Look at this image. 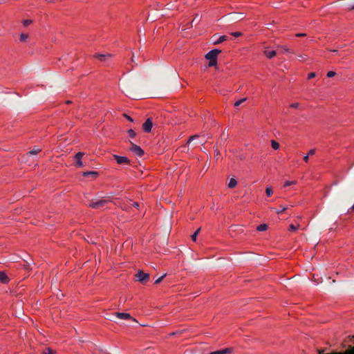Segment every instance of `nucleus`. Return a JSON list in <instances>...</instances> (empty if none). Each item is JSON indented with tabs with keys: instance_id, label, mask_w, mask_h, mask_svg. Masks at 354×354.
<instances>
[{
	"instance_id": "nucleus-17",
	"label": "nucleus",
	"mask_w": 354,
	"mask_h": 354,
	"mask_svg": "<svg viewBox=\"0 0 354 354\" xmlns=\"http://www.w3.org/2000/svg\"><path fill=\"white\" fill-rule=\"evenodd\" d=\"M268 229V225L266 224H261L259 225L257 228L258 231L263 232Z\"/></svg>"
},
{
	"instance_id": "nucleus-48",
	"label": "nucleus",
	"mask_w": 354,
	"mask_h": 354,
	"mask_svg": "<svg viewBox=\"0 0 354 354\" xmlns=\"http://www.w3.org/2000/svg\"><path fill=\"white\" fill-rule=\"evenodd\" d=\"M284 50H285V51H286V52H290V50H289V49H288V48H284Z\"/></svg>"
},
{
	"instance_id": "nucleus-47",
	"label": "nucleus",
	"mask_w": 354,
	"mask_h": 354,
	"mask_svg": "<svg viewBox=\"0 0 354 354\" xmlns=\"http://www.w3.org/2000/svg\"><path fill=\"white\" fill-rule=\"evenodd\" d=\"M350 9H351V10H354V4L351 6V8H350Z\"/></svg>"
},
{
	"instance_id": "nucleus-24",
	"label": "nucleus",
	"mask_w": 354,
	"mask_h": 354,
	"mask_svg": "<svg viewBox=\"0 0 354 354\" xmlns=\"http://www.w3.org/2000/svg\"><path fill=\"white\" fill-rule=\"evenodd\" d=\"M28 35L27 34L21 33L20 35V41H24L28 39Z\"/></svg>"
},
{
	"instance_id": "nucleus-32",
	"label": "nucleus",
	"mask_w": 354,
	"mask_h": 354,
	"mask_svg": "<svg viewBox=\"0 0 354 354\" xmlns=\"http://www.w3.org/2000/svg\"><path fill=\"white\" fill-rule=\"evenodd\" d=\"M299 225L297 226H295V225L291 224L289 227H290V230L295 231L299 228Z\"/></svg>"
},
{
	"instance_id": "nucleus-4",
	"label": "nucleus",
	"mask_w": 354,
	"mask_h": 354,
	"mask_svg": "<svg viewBox=\"0 0 354 354\" xmlns=\"http://www.w3.org/2000/svg\"><path fill=\"white\" fill-rule=\"evenodd\" d=\"M84 155V153H83V152H78L75 155L74 159L75 160V167H82L84 165L83 162L82 161V158L83 157Z\"/></svg>"
},
{
	"instance_id": "nucleus-18",
	"label": "nucleus",
	"mask_w": 354,
	"mask_h": 354,
	"mask_svg": "<svg viewBox=\"0 0 354 354\" xmlns=\"http://www.w3.org/2000/svg\"><path fill=\"white\" fill-rule=\"evenodd\" d=\"M118 205H120L121 206V208L123 209V210H125V211H128L130 208V205L129 204H126V203H118Z\"/></svg>"
},
{
	"instance_id": "nucleus-1",
	"label": "nucleus",
	"mask_w": 354,
	"mask_h": 354,
	"mask_svg": "<svg viewBox=\"0 0 354 354\" xmlns=\"http://www.w3.org/2000/svg\"><path fill=\"white\" fill-rule=\"evenodd\" d=\"M108 202V200L103 198L99 200L93 199L88 205L93 209H99L103 207Z\"/></svg>"
},
{
	"instance_id": "nucleus-45",
	"label": "nucleus",
	"mask_w": 354,
	"mask_h": 354,
	"mask_svg": "<svg viewBox=\"0 0 354 354\" xmlns=\"http://www.w3.org/2000/svg\"><path fill=\"white\" fill-rule=\"evenodd\" d=\"M191 28V22L188 23L187 24V28Z\"/></svg>"
},
{
	"instance_id": "nucleus-28",
	"label": "nucleus",
	"mask_w": 354,
	"mask_h": 354,
	"mask_svg": "<svg viewBox=\"0 0 354 354\" xmlns=\"http://www.w3.org/2000/svg\"><path fill=\"white\" fill-rule=\"evenodd\" d=\"M22 23H23L24 26H27L31 24L32 23V21L30 19H25L23 21Z\"/></svg>"
},
{
	"instance_id": "nucleus-42",
	"label": "nucleus",
	"mask_w": 354,
	"mask_h": 354,
	"mask_svg": "<svg viewBox=\"0 0 354 354\" xmlns=\"http://www.w3.org/2000/svg\"><path fill=\"white\" fill-rule=\"evenodd\" d=\"M132 205H133V207H136V208H138V207H139V204H138V203H136H136H133L132 204Z\"/></svg>"
},
{
	"instance_id": "nucleus-39",
	"label": "nucleus",
	"mask_w": 354,
	"mask_h": 354,
	"mask_svg": "<svg viewBox=\"0 0 354 354\" xmlns=\"http://www.w3.org/2000/svg\"><path fill=\"white\" fill-rule=\"evenodd\" d=\"M124 117H125L128 120H129V121H131V122H133V118H131L130 116L127 115V114H124Z\"/></svg>"
},
{
	"instance_id": "nucleus-44",
	"label": "nucleus",
	"mask_w": 354,
	"mask_h": 354,
	"mask_svg": "<svg viewBox=\"0 0 354 354\" xmlns=\"http://www.w3.org/2000/svg\"><path fill=\"white\" fill-rule=\"evenodd\" d=\"M135 60H136V58H134V56L133 55V57H132V58H131V61H132V62H133V63H135L136 65H138V64H137V63H136Z\"/></svg>"
},
{
	"instance_id": "nucleus-8",
	"label": "nucleus",
	"mask_w": 354,
	"mask_h": 354,
	"mask_svg": "<svg viewBox=\"0 0 354 354\" xmlns=\"http://www.w3.org/2000/svg\"><path fill=\"white\" fill-rule=\"evenodd\" d=\"M153 127L152 121L151 118L147 119L145 122L142 125V128L145 132L149 133L151 131Z\"/></svg>"
},
{
	"instance_id": "nucleus-14",
	"label": "nucleus",
	"mask_w": 354,
	"mask_h": 354,
	"mask_svg": "<svg viewBox=\"0 0 354 354\" xmlns=\"http://www.w3.org/2000/svg\"><path fill=\"white\" fill-rule=\"evenodd\" d=\"M40 151H41V149L40 148L35 147L31 151H28L27 153V154L28 155H36V154H37Z\"/></svg>"
},
{
	"instance_id": "nucleus-9",
	"label": "nucleus",
	"mask_w": 354,
	"mask_h": 354,
	"mask_svg": "<svg viewBox=\"0 0 354 354\" xmlns=\"http://www.w3.org/2000/svg\"><path fill=\"white\" fill-rule=\"evenodd\" d=\"M95 57L99 59L100 61L101 62H106L108 58H111L112 57V55L111 54H106V55H103V54H96L95 55Z\"/></svg>"
},
{
	"instance_id": "nucleus-11",
	"label": "nucleus",
	"mask_w": 354,
	"mask_h": 354,
	"mask_svg": "<svg viewBox=\"0 0 354 354\" xmlns=\"http://www.w3.org/2000/svg\"><path fill=\"white\" fill-rule=\"evenodd\" d=\"M82 175L84 177L92 176L94 178H95L98 176V173L95 171H85V172H83Z\"/></svg>"
},
{
	"instance_id": "nucleus-35",
	"label": "nucleus",
	"mask_w": 354,
	"mask_h": 354,
	"mask_svg": "<svg viewBox=\"0 0 354 354\" xmlns=\"http://www.w3.org/2000/svg\"><path fill=\"white\" fill-rule=\"evenodd\" d=\"M287 209V207H283L282 209H281V210H276V213L279 214L282 212H283L284 211H286Z\"/></svg>"
},
{
	"instance_id": "nucleus-49",
	"label": "nucleus",
	"mask_w": 354,
	"mask_h": 354,
	"mask_svg": "<svg viewBox=\"0 0 354 354\" xmlns=\"http://www.w3.org/2000/svg\"><path fill=\"white\" fill-rule=\"evenodd\" d=\"M331 51H332V52H334V53H337V50H332Z\"/></svg>"
},
{
	"instance_id": "nucleus-16",
	"label": "nucleus",
	"mask_w": 354,
	"mask_h": 354,
	"mask_svg": "<svg viewBox=\"0 0 354 354\" xmlns=\"http://www.w3.org/2000/svg\"><path fill=\"white\" fill-rule=\"evenodd\" d=\"M198 14H196L195 15V17L193 19V20L191 21V27L193 26V24L195 23L196 24H199V22L201 21V19H198Z\"/></svg>"
},
{
	"instance_id": "nucleus-7",
	"label": "nucleus",
	"mask_w": 354,
	"mask_h": 354,
	"mask_svg": "<svg viewBox=\"0 0 354 354\" xmlns=\"http://www.w3.org/2000/svg\"><path fill=\"white\" fill-rule=\"evenodd\" d=\"M115 316L121 319H131L135 322H137L135 318H133L130 314L126 313H115Z\"/></svg>"
},
{
	"instance_id": "nucleus-26",
	"label": "nucleus",
	"mask_w": 354,
	"mask_h": 354,
	"mask_svg": "<svg viewBox=\"0 0 354 354\" xmlns=\"http://www.w3.org/2000/svg\"><path fill=\"white\" fill-rule=\"evenodd\" d=\"M266 194L268 196H270L272 194V189L271 187H268L266 189Z\"/></svg>"
},
{
	"instance_id": "nucleus-10",
	"label": "nucleus",
	"mask_w": 354,
	"mask_h": 354,
	"mask_svg": "<svg viewBox=\"0 0 354 354\" xmlns=\"http://www.w3.org/2000/svg\"><path fill=\"white\" fill-rule=\"evenodd\" d=\"M0 282L4 284L9 282V278L5 272H0Z\"/></svg>"
},
{
	"instance_id": "nucleus-15",
	"label": "nucleus",
	"mask_w": 354,
	"mask_h": 354,
	"mask_svg": "<svg viewBox=\"0 0 354 354\" xmlns=\"http://www.w3.org/2000/svg\"><path fill=\"white\" fill-rule=\"evenodd\" d=\"M227 39V37L225 35H223L219 37V38L214 42L215 45L222 43L224 41H226Z\"/></svg>"
},
{
	"instance_id": "nucleus-31",
	"label": "nucleus",
	"mask_w": 354,
	"mask_h": 354,
	"mask_svg": "<svg viewBox=\"0 0 354 354\" xmlns=\"http://www.w3.org/2000/svg\"><path fill=\"white\" fill-rule=\"evenodd\" d=\"M54 352L50 348H48L44 351L43 354H53Z\"/></svg>"
},
{
	"instance_id": "nucleus-22",
	"label": "nucleus",
	"mask_w": 354,
	"mask_h": 354,
	"mask_svg": "<svg viewBox=\"0 0 354 354\" xmlns=\"http://www.w3.org/2000/svg\"><path fill=\"white\" fill-rule=\"evenodd\" d=\"M208 60H209L208 66L209 67L214 66L217 64V59H208Z\"/></svg>"
},
{
	"instance_id": "nucleus-40",
	"label": "nucleus",
	"mask_w": 354,
	"mask_h": 354,
	"mask_svg": "<svg viewBox=\"0 0 354 354\" xmlns=\"http://www.w3.org/2000/svg\"><path fill=\"white\" fill-rule=\"evenodd\" d=\"M308 160H309V156L308 155H306L304 157V160L306 162H308Z\"/></svg>"
},
{
	"instance_id": "nucleus-36",
	"label": "nucleus",
	"mask_w": 354,
	"mask_h": 354,
	"mask_svg": "<svg viewBox=\"0 0 354 354\" xmlns=\"http://www.w3.org/2000/svg\"><path fill=\"white\" fill-rule=\"evenodd\" d=\"M299 103H292V104H291L290 105V106L291 108H295V109L298 108V107H299Z\"/></svg>"
},
{
	"instance_id": "nucleus-21",
	"label": "nucleus",
	"mask_w": 354,
	"mask_h": 354,
	"mask_svg": "<svg viewBox=\"0 0 354 354\" xmlns=\"http://www.w3.org/2000/svg\"><path fill=\"white\" fill-rule=\"evenodd\" d=\"M201 230V227L198 228L194 233V234L192 235V239L193 241H196V237H197V235L198 234L199 232Z\"/></svg>"
},
{
	"instance_id": "nucleus-12",
	"label": "nucleus",
	"mask_w": 354,
	"mask_h": 354,
	"mask_svg": "<svg viewBox=\"0 0 354 354\" xmlns=\"http://www.w3.org/2000/svg\"><path fill=\"white\" fill-rule=\"evenodd\" d=\"M264 54L268 59H271L276 55L277 53L275 50H265Z\"/></svg>"
},
{
	"instance_id": "nucleus-43",
	"label": "nucleus",
	"mask_w": 354,
	"mask_h": 354,
	"mask_svg": "<svg viewBox=\"0 0 354 354\" xmlns=\"http://www.w3.org/2000/svg\"><path fill=\"white\" fill-rule=\"evenodd\" d=\"M135 60H136V58H134V56L133 55V57H132V58H131V61H132V62H133V63H135L136 65H138V64H137V63H136Z\"/></svg>"
},
{
	"instance_id": "nucleus-50",
	"label": "nucleus",
	"mask_w": 354,
	"mask_h": 354,
	"mask_svg": "<svg viewBox=\"0 0 354 354\" xmlns=\"http://www.w3.org/2000/svg\"><path fill=\"white\" fill-rule=\"evenodd\" d=\"M351 209L354 211V205L351 207Z\"/></svg>"
},
{
	"instance_id": "nucleus-41",
	"label": "nucleus",
	"mask_w": 354,
	"mask_h": 354,
	"mask_svg": "<svg viewBox=\"0 0 354 354\" xmlns=\"http://www.w3.org/2000/svg\"><path fill=\"white\" fill-rule=\"evenodd\" d=\"M306 35V34H305V33H297V34H296L295 36L296 37H304Z\"/></svg>"
},
{
	"instance_id": "nucleus-46",
	"label": "nucleus",
	"mask_w": 354,
	"mask_h": 354,
	"mask_svg": "<svg viewBox=\"0 0 354 354\" xmlns=\"http://www.w3.org/2000/svg\"><path fill=\"white\" fill-rule=\"evenodd\" d=\"M167 9H169V10L172 9L171 6H169V4H167Z\"/></svg>"
},
{
	"instance_id": "nucleus-2",
	"label": "nucleus",
	"mask_w": 354,
	"mask_h": 354,
	"mask_svg": "<svg viewBox=\"0 0 354 354\" xmlns=\"http://www.w3.org/2000/svg\"><path fill=\"white\" fill-rule=\"evenodd\" d=\"M136 277L138 278V280L145 284L146 283L149 279V274L147 273H145L142 270H139L136 274Z\"/></svg>"
},
{
	"instance_id": "nucleus-3",
	"label": "nucleus",
	"mask_w": 354,
	"mask_h": 354,
	"mask_svg": "<svg viewBox=\"0 0 354 354\" xmlns=\"http://www.w3.org/2000/svg\"><path fill=\"white\" fill-rule=\"evenodd\" d=\"M129 150L138 157H141L144 154V151L138 145L131 142V147Z\"/></svg>"
},
{
	"instance_id": "nucleus-38",
	"label": "nucleus",
	"mask_w": 354,
	"mask_h": 354,
	"mask_svg": "<svg viewBox=\"0 0 354 354\" xmlns=\"http://www.w3.org/2000/svg\"><path fill=\"white\" fill-rule=\"evenodd\" d=\"M315 149H310V150L308 151V154H307V155H308L309 156H313V155H314V154H315Z\"/></svg>"
},
{
	"instance_id": "nucleus-19",
	"label": "nucleus",
	"mask_w": 354,
	"mask_h": 354,
	"mask_svg": "<svg viewBox=\"0 0 354 354\" xmlns=\"http://www.w3.org/2000/svg\"><path fill=\"white\" fill-rule=\"evenodd\" d=\"M247 100V97H244V98H242L238 101H236L235 103H234V106L237 107L239 106H240L242 103H243L244 102H245Z\"/></svg>"
},
{
	"instance_id": "nucleus-51",
	"label": "nucleus",
	"mask_w": 354,
	"mask_h": 354,
	"mask_svg": "<svg viewBox=\"0 0 354 354\" xmlns=\"http://www.w3.org/2000/svg\"><path fill=\"white\" fill-rule=\"evenodd\" d=\"M175 334H176V333H171V335H174Z\"/></svg>"
},
{
	"instance_id": "nucleus-29",
	"label": "nucleus",
	"mask_w": 354,
	"mask_h": 354,
	"mask_svg": "<svg viewBox=\"0 0 354 354\" xmlns=\"http://www.w3.org/2000/svg\"><path fill=\"white\" fill-rule=\"evenodd\" d=\"M166 276V274H164L163 275H162L161 277H160L158 279H157L155 281V283L156 284H158L160 283L162 280L165 278V277Z\"/></svg>"
},
{
	"instance_id": "nucleus-25",
	"label": "nucleus",
	"mask_w": 354,
	"mask_h": 354,
	"mask_svg": "<svg viewBox=\"0 0 354 354\" xmlns=\"http://www.w3.org/2000/svg\"><path fill=\"white\" fill-rule=\"evenodd\" d=\"M129 136L131 138H133L136 136V132L133 129H129L128 131Z\"/></svg>"
},
{
	"instance_id": "nucleus-30",
	"label": "nucleus",
	"mask_w": 354,
	"mask_h": 354,
	"mask_svg": "<svg viewBox=\"0 0 354 354\" xmlns=\"http://www.w3.org/2000/svg\"><path fill=\"white\" fill-rule=\"evenodd\" d=\"M231 35L232 36H234V37H239L242 35V32H232Z\"/></svg>"
},
{
	"instance_id": "nucleus-20",
	"label": "nucleus",
	"mask_w": 354,
	"mask_h": 354,
	"mask_svg": "<svg viewBox=\"0 0 354 354\" xmlns=\"http://www.w3.org/2000/svg\"><path fill=\"white\" fill-rule=\"evenodd\" d=\"M271 145L274 149H278L279 148V144L275 140L271 141Z\"/></svg>"
},
{
	"instance_id": "nucleus-37",
	"label": "nucleus",
	"mask_w": 354,
	"mask_h": 354,
	"mask_svg": "<svg viewBox=\"0 0 354 354\" xmlns=\"http://www.w3.org/2000/svg\"><path fill=\"white\" fill-rule=\"evenodd\" d=\"M316 76V74L315 73H310L308 75V79L314 78Z\"/></svg>"
},
{
	"instance_id": "nucleus-27",
	"label": "nucleus",
	"mask_w": 354,
	"mask_h": 354,
	"mask_svg": "<svg viewBox=\"0 0 354 354\" xmlns=\"http://www.w3.org/2000/svg\"><path fill=\"white\" fill-rule=\"evenodd\" d=\"M233 17H232V19L234 20H241L243 19L241 14H236Z\"/></svg>"
},
{
	"instance_id": "nucleus-5",
	"label": "nucleus",
	"mask_w": 354,
	"mask_h": 354,
	"mask_svg": "<svg viewBox=\"0 0 354 354\" xmlns=\"http://www.w3.org/2000/svg\"><path fill=\"white\" fill-rule=\"evenodd\" d=\"M221 52L218 49H213L205 55V58L207 59H217V56Z\"/></svg>"
},
{
	"instance_id": "nucleus-6",
	"label": "nucleus",
	"mask_w": 354,
	"mask_h": 354,
	"mask_svg": "<svg viewBox=\"0 0 354 354\" xmlns=\"http://www.w3.org/2000/svg\"><path fill=\"white\" fill-rule=\"evenodd\" d=\"M113 157L116 160L117 163L119 165H127L129 164L130 162V160L127 157L120 156L118 155H114Z\"/></svg>"
},
{
	"instance_id": "nucleus-34",
	"label": "nucleus",
	"mask_w": 354,
	"mask_h": 354,
	"mask_svg": "<svg viewBox=\"0 0 354 354\" xmlns=\"http://www.w3.org/2000/svg\"><path fill=\"white\" fill-rule=\"evenodd\" d=\"M196 138H198V135L191 136L187 141V144L189 145L193 140H194Z\"/></svg>"
},
{
	"instance_id": "nucleus-23",
	"label": "nucleus",
	"mask_w": 354,
	"mask_h": 354,
	"mask_svg": "<svg viewBox=\"0 0 354 354\" xmlns=\"http://www.w3.org/2000/svg\"><path fill=\"white\" fill-rule=\"evenodd\" d=\"M296 184V181L295 180H287L285 182L283 186L284 187H288V186H290V185H295Z\"/></svg>"
},
{
	"instance_id": "nucleus-13",
	"label": "nucleus",
	"mask_w": 354,
	"mask_h": 354,
	"mask_svg": "<svg viewBox=\"0 0 354 354\" xmlns=\"http://www.w3.org/2000/svg\"><path fill=\"white\" fill-rule=\"evenodd\" d=\"M237 185V181L235 178H232L228 183V187L230 189L234 188Z\"/></svg>"
},
{
	"instance_id": "nucleus-33",
	"label": "nucleus",
	"mask_w": 354,
	"mask_h": 354,
	"mask_svg": "<svg viewBox=\"0 0 354 354\" xmlns=\"http://www.w3.org/2000/svg\"><path fill=\"white\" fill-rule=\"evenodd\" d=\"M335 74H336V73H335V72H334V71H329V72H328V73H327V77H334V76L335 75Z\"/></svg>"
}]
</instances>
